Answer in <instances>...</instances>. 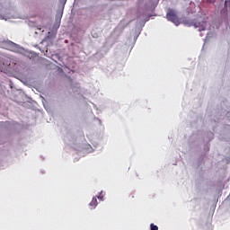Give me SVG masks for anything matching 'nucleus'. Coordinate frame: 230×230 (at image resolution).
Instances as JSON below:
<instances>
[{
  "instance_id": "nucleus-1",
  "label": "nucleus",
  "mask_w": 230,
  "mask_h": 230,
  "mask_svg": "<svg viewBox=\"0 0 230 230\" xmlns=\"http://www.w3.org/2000/svg\"><path fill=\"white\" fill-rule=\"evenodd\" d=\"M166 17L168 21H171V22L176 24V26L179 24V17H177V13H175L173 9L169 10V12L166 14Z\"/></svg>"
},
{
  "instance_id": "nucleus-2",
  "label": "nucleus",
  "mask_w": 230,
  "mask_h": 230,
  "mask_svg": "<svg viewBox=\"0 0 230 230\" xmlns=\"http://www.w3.org/2000/svg\"><path fill=\"white\" fill-rule=\"evenodd\" d=\"M89 206L94 209V208L98 206V199H96V198H93L92 201L89 203Z\"/></svg>"
},
{
  "instance_id": "nucleus-3",
  "label": "nucleus",
  "mask_w": 230,
  "mask_h": 230,
  "mask_svg": "<svg viewBox=\"0 0 230 230\" xmlns=\"http://www.w3.org/2000/svg\"><path fill=\"white\" fill-rule=\"evenodd\" d=\"M151 230H159V227L154 224L150 225Z\"/></svg>"
},
{
  "instance_id": "nucleus-4",
  "label": "nucleus",
  "mask_w": 230,
  "mask_h": 230,
  "mask_svg": "<svg viewBox=\"0 0 230 230\" xmlns=\"http://www.w3.org/2000/svg\"><path fill=\"white\" fill-rule=\"evenodd\" d=\"M100 200H103V194L102 192L100 193V195L97 197Z\"/></svg>"
}]
</instances>
